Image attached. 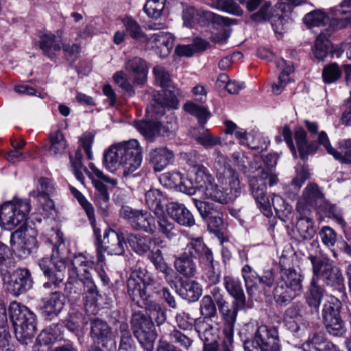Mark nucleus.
Listing matches in <instances>:
<instances>
[{"label":"nucleus","instance_id":"1","mask_svg":"<svg viewBox=\"0 0 351 351\" xmlns=\"http://www.w3.org/2000/svg\"><path fill=\"white\" fill-rule=\"evenodd\" d=\"M143 160L142 147L136 139L110 146L104 153V164L110 171L118 169L127 177L138 169Z\"/></svg>","mask_w":351,"mask_h":351},{"label":"nucleus","instance_id":"2","mask_svg":"<svg viewBox=\"0 0 351 351\" xmlns=\"http://www.w3.org/2000/svg\"><path fill=\"white\" fill-rule=\"evenodd\" d=\"M69 278H78L84 285V307L86 312L94 313L99 296L98 290L92 278L94 261L84 253L73 255L71 261Z\"/></svg>","mask_w":351,"mask_h":351},{"label":"nucleus","instance_id":"3","mask_svg":"<svg viewBox=\"0 0 351 351\" xmlns=\"http://www.w3.org/2000/svg\"><path fill=\"white\" fill-rule=\"evenodd\" d=\"M308 260L312 265V271L315 280L320 279L327 286L339 292H343L344 278L341 269L328 257L319 254H310Z\"/></svg>","mask_w":351,"mask_h":351},{"label":"nucleus","instance_id":"4","mask_svg":"<svg viewBox=\"0 0 351 351\" xmlns=\"http://www.w3.org/2000/svg\"><path fill=\"white\" fill-rule=\"evenodd\" d=\"M9 309L16 339L23 344H28L36 334L35 315L16 301L10 303Z\"/></svg>","mask_w":351,"mask_h":351},{"label":"nucleus","instance_id":"5","mask_svg":"<svg viewBox=\"0 0 351 351\" xmlns=\"http://www.w3.org/2000/svg\"><path fill=\"white\" fill-rule=\"evenodd\" d=\"M303 276L300 270L295 268H282L280 280L274 289L273 294L276 302L280 304H287L302 289Z\"/></svg>","mask_w":351,"mask_h":351},{"label":"nucleus","instance_id":"6","mask_svg":"<svg viewBox=\"0 0 351 351\" xmlns=\"http://www.w3.org/2000/svg\"><path fill=\"white\" fill-rule=\"evenodd\" d=\"M55 245L53 248L51 259L43 258L38 261V265L43 274L53 284L58 287L64 278L66 267V260L61 255L60 247L64 244L63 234L59 230L56 232Z\"/></svg>","mask_w":351,"mask_h":351},{"label":"nucleus","instance_id":"7","mask_svg":"<svg viewBox=\"0 0 351 351\" xmlns=\"http://www.w3.org/2000/svg\"><path fill=\"white\" fill-rule=\"evenodd\" d=\"M195 182L197 186V193L204 199H210L216 202L226 204L231 197L223 190L214 182V179L209 173L208 169L202 165H195L193 167Z\"/></svg>","mask_w":351,"mask_h":351},{"label":"nucleus","instance_id":"8","mask_svg":"<svg viewBox=\"0 0 351 351\" xmlns=\"http://www.w3.org/2000/svg\"><path fill=\"white\" fill-rule=\"evenodd\" d=\"M30 209V202L27 199L3 203L0 206V225L8 230L14 229L27 219Z\"/></svg>","mask_w":351,"mask_h":351},{"label":"nucleus","instance_id":"9","mask_svg":"<svg viewBox=\"0 0 351 351\" xmlns=\"http://www.w3.org/2000/svg\"><path fill=\"white\" fill-rule=\"evenodd\" d=\"M151 277L146 269L139 268L132 272L128 280V293L131 300L139 307L149 300Z\"/></svg>","mask_w":351,"mask_h":351},{"label":"nucleus","instance_id":"10","mask_svg":"<svg viewBox=\"0 0 351 351\" xmlns=\"http://www.w3.org/2000/svg\"><path fill=\"white\" fill-rule=\"evenodd\" d=\"M133 333L146 351H153L157 333L152 322L141 312L134 313L130 321Z\"/></svg>","mask_w":351,"mask_h":351},{"label":"nucleus","instance_id":"11","mask_svg":"<svg viewBox=\"0 0 351 351\" xmlns=\"http://www.w3.org/2000/svg\"><path fill=\"white\" fill-rule=\"evenodd\" d=\"M242 276L245 281L247 292L253 296L257 293H266L275 281V274L272 269L265 270L260 276L251 267L246 265L242 268Z\"/></svg>","mask_w":351,"mask_h":351},{"label":"nucleus","instance_id":"12","mask_svg":"<svg viewBox=\"0 0 351 351\" xmlns=\"http://www.w3.org/2000/svg\"><path fill=\"white\" fill-rule=\"evenodd\" d=\"M126 243L122 234H119L113 230H107L104 235V239L97 244V263L101 264V267L105 263L104 252L109 255L121 256L125 252Z\"/></svg>","mask_w":351,"mask_h":351},{"label":"nucleus","instance_id":"13","mask_svg":"<svg viewBox=\"0 0 351 351\" xmlns=\"http://www.w3.org/2000/svg\"><path fill=\"white\" fill-rule=\"evenodd\" d=\"M121 216L126 219L131 226L138 230L152 234L155 230V221L147 210L133 209L130 207H122Z\"/></svg>","mask_w":351,"mask_h":351},{"label":"nucleus","instance_id":"14","mask_svg":"<svg viewBox=\"0 0 351 351\" xmlns=\"http://www.w3.org/2000/svg\"><path fill=\"white\" fill-rule=\"evenodd\" d=\"M268 177V171L265 169L258 170L257 175L250 178L249 183L252 194L256 202L260 205L264 214L269 216L271 213V203L266 197L267 185L265 180Z\"/></svg>","mask_w":351,"mask_h":351},{"label":"nucleus","instance_id":"15","mask_svg":"<svg viewBox=\"0 0 351 351\" xmlns=\"http://www.w3.org/2000/svg\"><path fill=\"white\" fill-rule=\"evenodd\" d=\"M217 154V159L215 165L217 171L216 177L221 184L229 185L230 192L233 193L234 197H237L241 191L239 176L230 167L227 159L221 156L219 152Z\"/></svg>","mask_w":351,"mask_h":351},{"label":"nucleus","instance_id":"16","mask_svg":"<svg viewBox=\"0 0 351 351\" xmlns=\"http://www.w3.org/2000/svg\"><path fill=\"white\" fill-rule=\"evenodd\" d=\"M90 169L95 176L92 178V180L95 188V201L100 208L106 210L108 206L110 196L105 183L110 184L112 186H116L117 181V180L112 179L104 175V173L93 164L90 165Z\"/></svg>","mask_w":351,"mask_h":351},{"label":"nucleus","instance_id":"17","mask_svg":"<svg viewBox=\"0 0 351 351\" xmlns=\"http://www.w3.org/2000/svg\"><path fill=\"white\" fill-rule=\"evenodd\" d=\"M265 351H280V344L276 328H268L265 325L259 326L252 339Z\"/></svg>","mask_w":351,"mask_h":351},{"label":"nucleus","instance_id":"18","mask_svg":"<svg viewBox=\"0 0 351 351\" xmlns=\"http://www.w3.org/2000/svg\"><path fill=\"white\" fill-rule=\"evenodd\" d=\"M178 101L176 95L169 90H162L155 99L154 103L147 108L151 119H158L165 114V108H177Z\"/></svg>","mask_w":351,"mask_h":351},{"label":"nucleus","instance_id":"19","mask_svg":"<svg viewBox=\"0 0 351 351\" xmlns=\"http://www.w3.org/2000/svg\"><path fill=\"white\" fill-rule=\"evenodd\" d=\"M7 290L14 295H18L27 290L32 285L29 271L26 269L14 271L5 282Z\"/></svg>","mask_w":351,"mask_h":351},{"label":"nucleus","instance_id":"20","mask_svg":"<svg viewBox=\"0 0 351 351\" xmlns=\"http://www.w3.org/2000/svg\"><path fill=\"white\" fill-rule=\"evenodd\" d=\"M90 335L102 346H107L108 343L115 346L114 335L110 326L104 321L95 319L90 322Z\"/></svg>","mask_w":351,"mask_h":351},{"label":"nucleus","instance_id":"21","mask_svg":"<svg viewBox=\"0 0 351 351\" xmlns=\"http://www.w3.org/2000/svg\"><path fill=\"white\" fill-rule=\"evenodd\" d=\"M63 32H57L56 34L47 33L40 36L39 38V47L43 53L48 58H53L61 49Z\"/></svg>","mask_w":351,"mask_h":351},{"label":"nucleus","instance_id":"22","mask_svg":"<svg viewBox=\"0 0 351 351\" xmlns=\"http://www.w3.org/2000/svg\"><path fill=\"white\" fill-rule=\"evenodd\" d=\"M125 69L132 77L134 83L144 84L147 82L148 66L143 58L133 57L128 59L125 63Z\"/></svg>","mask_w":351,"mask_h":351},{"label":"nucleus","instance_id":"23","mask_svg":"<svg viewBox=\"0 0 351 351\" xmlns=\"http://www.w3.org/2000/svg\"><path fill=\"white\" fill-rule=\"evenodd\" d=\"M191 258H199L200 261H206L212 268L213 257L210 249L204 243L202 238L192 239L186 245L184 251Z\"/></svg>","mask_w":351,"mask_h":351},{"label":"nucleus","instance_id":"24","mask_svg":"<svg viewBox=\"0 0 351 351\" xmlns=\"http://www.w3.org/2000/svg\"><path fill=\"white\" fill-rule=\"evenodd\" d=\"M65 298L60 292L54 291L49 297L42 300V314L46 318L57 316L63 309Z\"/></svg>","mask_w":351,"mask_h":351},{"label":"nucleus","instance_id":"25","mask_svg":"<svg viewBox=\"0 0 351 351\" xmlns=\"http://www.w3.org/2000/svg\"><path fill=\"white\" fill-rule=\"evenodd\" d=\"M149 157L154 170L160 172L173 162L174 153L167 147H157L149 152Z\"/></svg>","mask_w":351,"mask_h":351},{"label":"nucleus","instance_id":"26","mask_svg":"<svg viewBox=\"0 0 351 351\" xmlns=\"http://www.w3.org/2000/svg\"><path fill=\"white\" fill-rule=\"evenodd\" d=\"M169 215L180 225L191 227L195 221L192 213L184 204L171 202L167 207Z\"/></svg>","mask_w":351,"mask_h":351},{"label":"nucleus","instance_id":"27","mask_svg":"<svg viewBox=\"0 0 351 351\" xmlns=\"http://www.w3.org/2000/svg\"><path fill=\"white\" fill-rule=\"evenodd\" d=\"M323 200V194L318 186L314 183H309L305 187L302 197L298 203V208L305 206L315 207L318 206Z\"/></svg>","mask_w":351,"mask_h":351},{"label":"nucleus","instance_id":"28","mask_svg":"<svg viewBox=\"0 0 351 351\" xmlns=\"http://www.w3.org/2000/svg\"><path fill=\"white\" fill-rule=\"evenodd\" d=\"M178 293L184 300L189 302H194L198 300L202 294L201 285L195 280H185L181 283Z\"/></svg>","mask_w":351,"mask_h":351},{"label":"nucleus","instance_id":"29","mask_svg":"<svg viewBox=\"0 0 351 351\" xmlns=\"http://www.w3.org/2000/svg\"><path fill=\"white\" fill-rule=\"evenodd\" d=\"M223 281L226 291L235 299V304L244 307L246 300L241 282L231 276H226Z\"/></svg>","mask_w":351,"mask_h":351},{"label":"nucleus","instance_id":"30","mask_svg":"<svg viewBox=\"0 0 351 351\" xmlns=\"http://www.w3.org/2000/svg\"><path fill=\"white\" fill-rule=\"evenodd\" d=\"M149 260L154 265L156 269L164 274L165 278L169 285H171L174 284V271L172 268L168 266L165 262L162 252L160 250L152 252L149 256Z\"/></svg>","mask_w":351,"mask_h":351},{"label":"nucleus","instance_id":"31","mask_svg":"<svg viewBox=\"0 0 351 351\" xmlns=\"http://www.w3.org/2000/svg\"><path fill=\"white\" fill-rule=\"evenodd\" d=\"M194 328L198 333L199 338L204 341V343L217 341V330L208 324L204 319H195L194 321Z\"/></svg>","mask_w":351,"mask_h":351},{"label":"nucleus","instance_id":"32","mask_svg":"<svg viewBox=\"0 0 351 351\" xmlns=\"http://www.w3.org/2000/svg\"><path fill=\"white\" fill-rule=\"evenodd\" d=\"M10 244L15 249L23 247L30 249L36 245V239L30 236L28 230H23L21 228L11 234Z\"/></svg>","mask_w":351,"mask_h":351},{"label":"nucleus","instance_id":"33","mask_svg":"<svg viewBox=\"0 0 351 351\" xmlns=\"http://www.w3.org/2000/svg\"><path fill=\"white\" fill-rule=\"evenodd\" d=\"M174 267L178 273L188 278L194 276L197 271L196 265L193 258L185 252L176 258Z\"/></svg>","mask_w":351,"mask_h":351},{"label":"nucleus","instance_id":"34","mask_svg":"<svg viewBox=\"0 0 351 351\" xmlns=\"http://www.w3.org/2000/svg\"><path fill=\"white\" fill-rule=\"evenodd\" d=\"M197 23L202 26L213 25H230L235 23L236 20L224 18L218 14H216L210 11L199 10L197 12V17L195 18Z\"/></svg>","mask_w":351,"mask_h":351},{"label":"nucleus","instance_id":"35","mask_svg":"<svg viewBox=\"0 0 351 351\" xmlns=\"http://www.w3.org/2000/svg\"><path fill=\"white\" fill-rule=\"evenodd\" d=\"M123 23L127 33L134 39L142 43L148 44L149 38L143 32L140 25L132 17L127 16L123 19Z\"/></svg>","mask_w":351,"mask_h":351},{"label":"nucleus","instance_id":"36","mask_svg":"<svg viewBox=\"0 0 351 351\" xmlns=\"http://www.w3.org/2000/svg\"><path fill=\"white\" fill-rule=\"evenodd\" d=\"M163 199L164 196L162 193L155 189L149 190L145 195V204L156 215L163 214V206L162 204Z\"/></svg>","mask_w":351,"mask_h":351},{"label":"nucleus","instance_id":"37","mask_svg":"<svg viewBox=\"0 0 351 351\" xmlns=\"http://www.w3.org/2000/svg\"><path fill=\"white\" fill-rule=\"evenodd\" d=\"M143 308H145L149 319L153 324L155 322L158 326H160L166 321L167 317L165 310L156 302L149 300L143 304Z\"/></svg>","mask_w":351,"mask_h":351},{"label":"nucleus","instance_id":"38","mask_svg":"<svg viewBox=\"0 0 351 351\" xmlns=\"http://www.w3.org/2000/svg\"><path fill=\"white\" fill-rule=\"evenodd\" d=\"M308 171L302 168L297 171L295 177L293 179L290 184L285 186L284 189L289 198L295 199L303 183L309 178Z\"/></svg>","mask_w":351,"mask_h":351},{"label":"nucleus","instance_id":"39","mask_svg":"<svg viewBox=\"0 0 351 351\" xmlns=\"http://www.w3.org/2000/svg\"><path fill=\"white\" fill-rule=\"evenodd\" d=\"M324 292V289L317 285L315 277H313L310 288L306 296V302L311 307L318 310Z\"/></svg>","mask_w":351,"mask_h":351},{"label":"nucleus","instance_id":"40","mask_svg":"<svg viewBox=\"0 0 351 351\" xmlns=\"http://www.w3.org/2000/svg\"><path fill=\"white\" fill-rule=\"evenodd\" d=\"M323 322L327 332L335 337H343L346 328L340 315L323 318Z\"/></svg>","mask_w":351,"mask_h":351},{"label":"nucleus","instance_id":"41","mask_svg":"<svg viewBox=\"0 0 351 351\" xmlns=\"http://www.w3.org/2000/svg\"><path fill=\"white\" fill-rule=\"evenodd\" d=\"M49 139L51 143L49 151L53 155H61L65 152L67 142L61 131L56 130L50 132Z\"/></svg>","mask_w":351,"mask_h":351},{"label":"nucleus","instance_id":"42","mask_svg":"<svg viewBox=\"0 0 351 351\" xmlns=\"http://www.w3.org/2000/svg\"><path fill=\"white\" fill-rule=\"evenodd\" d=\"M120 343L119 351H136V345L129 330V326L125 322L119 324Z\"/></svg>","mask_w":351,"mask_h":351},{"label":"nucleus","instance_id":"43","mask_svg":"<svg viewBox=\"0 0 351 351\" xmlns=\"http://www.w3.org/2000/svg\"><path fill=\"white\" fill-rule=\"evenodd\" d=\"M128 243L136 253L143 254L150 249L151 239L147 236L132 234L128 236Z\"/></svg>","mask_w":351,"mask_h":351},{"label":"nucleus","instance_id":"44","mask_svg":"<svg viewBox=\"0 0 351 351\" xmlns=\"http://www.w3.org/2000/svg\"><path fill=\"white\" fill-rule=\"evenodd\" d=\"M324 332H314L308 337V340L302 345L303 351H321L328 342Z\"/></svg>","mask_w":351,"mask_h":351},{"label":"nucleus","instance_id":"45","mask_svg":"<svg viewBox=\"0 0 351 351\" xmlns=\"http://www.w3.org/2000/svg\"><path fill=\"white\" fill-rule=\"evenodd\" d=\"M210 5L236 16H241L243 13L241 8L233 0H210Z\"/></svg>","mask_w":351,"mask_h":351},{"label":"nucleus","instance_id":"46","mask_svg":"<svg viewBox=\"0 0 351 351\" xmlns=\"http://www.w3.org/2000/svg\"><path fill=\"white\" fill-rule=\"evenodd\" d=\"M296 228L305 240L311 239L316 232L313 221L308 217H300L297 221Z\"/></svg>","mask_w":351,"mask_h":351},{"label":"nucleus","instance_id":"47","mask_svg":"<svg viewBox=\"0 0 351 351\" xmlns=\"http://www.w3.org/2000/svg\"><path fill=\"white\" fill-rule=\"evenodd\" d=\"M342 304L341 301L333 295H330L322 309V317L326 318L340 315Z\"/></svg>","mask_w":351,"mask_h":351},{"label":"nucleus","instance_id":"48","mask_svg":"<svg viewBox=\"0 0 351 351\" xmlns=\"http://www.w3.org/2000/svg\"><path fill=\"white\" fill-rule=\"evenodd\" d=\"M239 308H241L242 307H241V306L236 305L235 302L232 304V307L231 308H229L228 304L219 308V311L223 315V319L227 324V326L230 334H232L233 332V328L237 319L238 309Z\"/></svg>","mask_w":351,"mask_h":351},{"label":"nucleus","instance_id":"49","mask_svg":"<svg viewBox=\"0 0 351 351\" xmlns=\"http://www.w3.org/2000/svg\"><path fill=\"white\" fill-rule=\"evenodd\" d=\"M184 110L190 114L195 116L200 124L206 123L210 112L204 106H199L194 102L188 101L184 106Z\"/></svg>","mask_w":351,"mask_h":351},{"label":"nucleus","instance_id":"50","mask_svg":"<svg viewBox=\"0 0 351 351\" xmlns=\"http://www.w3.org/2000/svg\"><path fill=\"white\" fill-rule=\"evenodd\" d=\"M295 139L300 152V157L304 160L308 154L313 152V147L309 145L306 141V133L302 129L298 128L295 133Z\"/></svg>","mask_w":351,"mask_h":351},{"label":"nucleus","instance_id":"51","mask_svg":"<svg viewBox=\"0 0 351 351\" xmlns=\"http://www.w3.org/2000/svg\"><path fill=\"white\" fill-rule=\"evenodd\" d=\"M330 43L327 36L324 33H320L317 37L314 47V55L316 58L323 60L325 58L329 51Z\"/></svg>","mask_w":351,"mask_h":351},{"label":"nucleus","instance_id":"52","mask_svg":"<svg viewBox=\"0 0 351 351\" xmlns=\"http://www.w3.org/2000/svg\"><path fill=\"white\" fill-rule=\"evenodd\" d=\"M166 0H147L143 10L147 15L152 19H158L165 8Z\"/></svg>","mask_w":351,"mask_h":351},{"label":"nucleus","instance_id":"53","mask_svg":"<svg viewBox=\"0 0 351 351\" xmlns=\"http://www.w3.org/2000/svg\"><path fill=\"white\" fill-rule=\"evenodd\" d=\"M332 156L343 163H351V141L344 140L339 143V150H334Z\"/></svg>","mask_w":351,"mask_h":351},{"label":"nucleus","instance_id":"54","mask_svg":"<svg viewBox=\"0 0 351 351\" xmlns=\"http://www.w3.org/2000/svg\"><path fill=\"white\" fill-rule=\"evenodd\" d=\"M199 311L203 319H212L217 314L216 304L209 295H204L200 301Z\"/></svg>","mask_w":351,"mask_h":351},{"label":"nucleus","instance_id":"55","mask_svg":"<svg viewBox=\"0 0 351 351\" xmlns=\"http://www.w3.org/2000/svg\"><path fill=\"white\" fill-rule=\"evenodd\" d=\"M341 75V71L337 63H331L325 66L322 71L323 81L330 84L338 80Z\"/></svg>","mask_w":351,"mask_h":351},{"label":"nucleus","instance_id":"56","mask_svg":"<svg viewBox=\"0 0 351 351\" xmlns=\"http://www.w3.org/2000/svg\"><path fill=\"white\" fill-rule=\"evenodd\" d=\"M85 324V319L80 312L73 311L66 320L65 326L71 332H78Z\"/></svg>","mask_w":351,"mask_h":351},{"label":"nucleus","instance_id":"57","mask_svg":"<svg viewBox=\"0 0 351 351\" xmlns=\"http://www.w3.org/2000/svg\"><path fill=\"white\" fill-rule=\"evenodd\" d=\"M328 20V16L320 10H315L305 15L304 23L309 27L321 26Z\"/></svg>","mask_w":351,"mask_h":351},{"label":"nucleus","instance_id":"58","mask_svg":"<svg viewBox=\"0 0 351 351\" xmlns=\"http://www.w3.org/2000/svg\"><path fill=\"white\" fill-rule=\"evenodd\" d=\"M271 16V3L268 1H265L260 9L251 15L250 19L255 23H263L269 20Z\"/></svg>","mask_w":351,"mask_h":351},{"label":"nucleus","instance_id":"59","mask_svg":"<svg viewBox=\"0 0 351 351\" xmlns=\"http://www.w3.org/2000/svg\"><path fill=\"white\" fill-rule=\"evenodd\" d=\"M71 193L78 200L80 205L84 209L89 221L93 223L95 222V212L92 204L85 198V197L74 187L70 188Z\"/></svg>","mask_w":351,"mask_h":351},{"label":"nucleus","instance_id":"60","mask_svg":"<svg viewBox=\"0 0 351 351\" xmlns=\"http://www.w3.org/2000/svg\"><path fill=\"white\" fill-rule=\"evenodd\" d=\"M169 339L172 343L178 344L185 350H189L193 343V340L189 337L177 329L171 331Z\"/></svg>","mask_w":351,"mask_h":351},{"label":"nucleus","instance_id":"61","mask_svg":"<svg viewBox=\"0 0 351 351\" xmlns=\"http://www.w3.org/2000/svg\"><path fill=\"white\" fill-rule=\"evenodd\" d=\"M156 216L158 217L157 222L159 231L168 239H173L176 237L174 224L171 222L167 217L164 216L163 214Z\"/></svg>","mask_w":351,"mask_h":351},{"label":"nucleus","instance_id":"62","mask_svg":"<svg viewBox=\"0 0 351 351\" xmlns=\"http://www.w3.org/2000/svg\"><path fill=\"white\" fill-rule=\"evenodd\" d=\"M247 140L246 145L252 149L262 152L267 148V140L261 134H250Z\"/></svg>","mask_w":351,"mask_h":351},{"label":"nucleus","instance_id":"63","mask_svg":"<svg viewBox=\"0 0 351 351\" xmlns=\"http://www.w3.org/2000/svg\"><path fill=\"white\" fill-rule=\"evenodd\" d=\"M193 202L199 211L201 217L205 219L210 215L217 214L219 210L214 207L213 204L203 200H200L196 198L193 199Z\"/></svg>","mask_w":351,"mask_h":351},{"label":"nucleus","instance_id":"64","mask_svg":"<svg viewBox=\"0 0 351 351\" xmlns=\"http://www.w3.org/2000/svg\"><path fill=\"white\" fill-rule=\"evenodd\" d=\"M182 178L183 176L179 172H167L160 176V182L165 186L178 187L182 183Z\"/></svg>","mask_w":351,"mask_h":351}]
</instances>
